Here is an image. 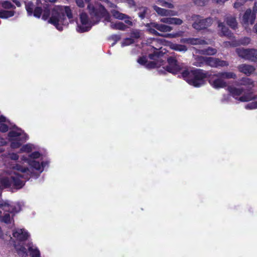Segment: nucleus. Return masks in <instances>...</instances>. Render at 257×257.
I'll list each match as a JSON object with an SVG mask.
<instances>
[{"instance_id":"nucleus-40","label":"nucleus","mask_w":257,"mask_h":257,"mask_svg":"<svg viewBox=\"0 0 257 257\" xmlns=\"http://www.w3.org/2000/svg\"><path fill=\"white\" fill-rule=\"evenodd\" d=\"M78 29L77 30L78 32L79 33H84L86 32L89 31L91 28V26H86V25H80L78 26Z\"/></svg>"},{"instance_id":"nucleus-8","label":"nucleus","mask_w":257,"mask_h":257,"mask_svg":"<svg viewBox=\"0 0 257 257\" xmlns=\"http://www.w3.org/2000/svg\"><path fill=\"white\" fill-rule=\"evenodd\" d=\"M236 52L241 58L252 62H257L256 49L237 48L236 49Z\"/></svg>"},{"instance_id":"nucleus-58","label":"nucleus","mask_w":257,"mask_h":257,"mask_svg":"<svg viewBox=\"0 0 257 257\" xmlns=\"http://www.w3.org/2000/svg\"><path fill=\"white\" fill-rule=\"evenodd\" d=\"M246 0H243L242 2H236L234 4V8L235 9H239L241 6H242L243 5L244 2Z\"/></svg>"},{"instance_id":"nucleus-5","label":"nucleus","mask_w":257,"mask_h":257,"mask_svg":"<svg viewBox=\"0 0 257 257\" xmlns=\"http://www.w3.org/2000/svg\"><path fill=\"white\" fill-rule=\"evenodd\" d=\"M23 176L16 174V176L1 178V188L20 189L25 185V182L21 180Z\"/></svg>"},{"instance_id":"nucleus-6","label":"nucleus","mask_w":257,"mask_h":257,"mask_svg":"<svg viewBox=\"0 0 257 257\" xmlns=\"http://www.w3.org/2000/svg\"><path fill=\"white\" fill-rule=\"evenodd\" d=\"M87 9L91 17L95 18L98 21L103 18H105L106 21H108L110 18L108 11L101 4L94 6L93 4L89 3L87 5Z\"/></svg>"},{"instance_id":"nucleus-42","label":"nucleus","mask_w":257,"mask_h":257,"mask_svg":"<svg viewBox=\"0 0 257 257\" xmlns=\"http://www.w3.org/2000/svg\"><path fill=\"white\" fill-rule=\"evenodd\" d=\"M121 39L120 35L117 34H113L111 35L109 39L113 41V43H112L111 46H113L118 41H119Z\"/></svg>"},{"instance_id":"nucleus-9","label":"nucleus","mask_w":257,"mask_h":257,"mask_svg":"<svg viewBox=\"0 0 257 257\" xmlns=\"http://www.w3.org/2000/svg\"><path fill=\"white\" fill-rule=\"evenodd\" d=\"M168 65L165 67V70L173 74H178L182 69V67L179 65L176 58L170 56L167 58Z\"/></svg>"},{"instance_id":"nucleus-19","label":"nucleus","mask_w":257,"mask_h":257,"mask_svg":"<svg viewBox=\"0 0 257 257\" xmlns=\"http://www.w3.org/2000/svg\"><path fill=\"white\" fill-rule=\"evenodd\" d=\"M28 163L31 168L37 171H40L42 172L43 170V168L45 166L46 163L42 162L41 164L39 162L34 160H30Z\"/></svg>"},{"instance_id":"nucleus-27","label":"nucleus","mask_w":257,"mask_h":257,"mask_svg":"<svg viewBox=\"0 0 257 257\" xmlns=\"http://www.w3.org/2000/svg\"><path fill=\"white\" fill-rule=\"evenodd\" d=\"M111 28L115 30H119L121 31H125L128 27L122 22H117L115 24H111L110 25Z\"/></svg>"},{"instance_id":"nucleus-57","label":"nucleus","mask_w":257,"mask_h":257,"mask_svg":"<svg viewBox=\"0 0 257 257\" xmlns=\"http://www.w3.org/2000/svg\"><path fill=\"white\" fill-rule=\"evenodd\" d=\"M161 6L163 7H167L170 9H172L174 8V5L172 4L167 2L165 1L162 3Z\"/></svg>"},{"instance_id":"nucleus-54","label":"nucleus","mask_w":257,"mask_h":257,"mask_svg":"<svg viewBox=\"0 0 257 257\" xmlns=\"http://www.w3.org/2000/svg\"><path fill=\"white\" fill-rule=\"evenodd\" d=\"M123 2L127 3L130 8H133L136 6V3L135 0H123Z\"/></svg>"},{"instance_id":"nucleus-50","label":"nucleus","mask_w":257,"mask_h":257,"mask_svg":"<svg viewBox=\"0 0 257 257\" xmlns=\"http://www.w3.org/2000/svg\"><path fill=\"white\" fill-rule=\"evenodd\" d=\"M207 2L208 0H194V4L200 7L204 6Z\"/></svg>"},{"instance_id":"nucleus-7","label":"nucleus","mask_w":257,"mask_h":257,"mask_svg":"<svg viewBox=\"0 0 257 257\" xmlns=\"http://www.w3.org/2000/svg\"><path fill=\"white\" fill-rule=\"evenodd\" d=\"M191 18L194 21L192 25V27L198 31L207 29L212 23V19L210 17L202 19L200 15L194 14L192 16Z\"/></svg>"},{"instance_id":"nucleus-25","label":"nucleus","mask_w":257,"mask_h":257,"mask_svg":"<svg viewBox=\"0 0 257 257\" xmlns=\"http://www.w3.org/2000/svg\"><path fill=\"white\" fill-rule=\"evenodd\" d=\"M155 49L154 52L153 53L149 54L148 57L151 60H156L157 59L160 58L164 55V53L160 51L159 49H157L155 47H153Z\"/></svg>"},{"instance_id":"nucleus-48","label":"nucleus","mask_w":257,"mask_h":257,"mask_svg":"<svg viewBox=\"0 0 257 257\" xmlns=\"http://www.w3.org/2000/svg\"><path fill=\"white\" fill-rule=\"evenodd\" d=\"M147 27L148 28V31H149V32L150 33H151V34H153V35H155L156 36H161L160 34L158 32H157L155 30V28H154V27H150H150Z\"/></svg>"},{"instance_id":"nucleus-53","label":"nucleus","mask_w":257,"mask_h":257,"mask_svg":"<svg viewBox=\"0 0 257 257\" xmlns=\"http://www.w3.org/2000/svg\"><path fill=\"white\" fill-rule=\"evenodd\" d=\"M41 156V154L38 151H35L32 152L30 155L29 157L31 159H38L40 158Z\"/></svg>"},{"instance_id":"nucleus-29","label":"nucleus","mask_w":257,"mask_h":257,"mask_svg":"<svg viewBox=\"0 0 257 257\" xmlns=\"http://www.w3.org/2000/svg\"><path fill=\"white\" fill-rule=\"evenodd\" d=\"M35 7L34 3L32 2H29L26 4V10L28 16H32L33 15Z\"/></svg>"},{"instance_id":"nucleus-46","label":"nucleus","mask_w":257,"mask_h":257,"mask_svg":"<svg viewBox=\"0 0 257 257\" xmlns=\"http://www.w3.org/2000/svg\"><path fill=\"white\" fill-rule=\"evenodd\" d=\"M245 108L248 109H253L257 108V101H253L248 103L245 106Z\"/></svg>"},{"instance_id":"nucleus-28","label":"nucleus","mask_w":257,"mask_h":257,"mask_svg":"<svg viewBox=\"0 0 257 257\" xmlns=\"http://www.w3.org/2000/svg\"><path fill=\"white\" fill-rule=\"evenodd\" d=\"M218 27L221 28V33L223 36H227L228 37H231L232 36V33L231 31H230L227 27H225L223 23H219Z\"/></svg>"},{"instance_id":"nucleus-43","label":"nucleus","mask_w":257,"mask_h":257,"mask_svg":"<svg viewBox=\"0 0 257 257\" xmlns=\"http://www.w3.org/2000/svg\"><path fill=\"white\" fill-rule=\"evenodd\" d=\"M50 15V10L48 8H45L43 11V14L42 16V19L44 20H47Z\"/></svg>"},{"instance_id":"nucleus-12","label":"nucleus","mask_w":257,"mask_h":257,"mask_svg":"<svg viewBox=\"0 0 257 257\" xmlns=\"http://www.w3.org/2000/svg\"><path fill=\"white\" fill-rule=\"evenodd\" d=\"M215 76L210 74V77H208L209 84L214 88L218 89L220 88H224L227 86L226 82L221 77H216L213 79Z\"/></svg>"},{"instance_id":"nucleus-37","label":"nucleus","mask_w":257,"mask_h":257,"mask_svg":"<svg viewBox=\"0 0 257 257\" xmlns=\"http://www.w3.org/2000/svg\"><path fill=\"white\" fill-rule=\"evenodd\" d=\"M1 6L6 9H14L16 7L10 1H4L1 2Z\"/></svg>"},{"instance_id":"nucleus-59","label":"nucleus","mask_w":257,"mask_h":257,"mask_svg":"<svg viewBox=\"0 0 257 257\" xmlns=\"http://www.w3.org/2000/svg\"><path fill=\"white\" fill-rule=\"evenodd\" d=\"M75 2L79 7L83 8L84 7L83 0H75Z\"/></svg>"},{"instance_id":"nucleus-14","label":"nucleus","mask_w":257,"mask_h":257,"mask_svg":"<svg viewBox=\"0 0 257 257\" xmlns=\"http://www.w3.org/2000/svg\"><path fill=\"white\" fill-rule=\"evenodd\" d=\"M152 27L157 29V30L162 32H170L172 30V28L170 26L164 25L160 24L155 22H151L147 24L146 27Z\"/></svg>"},{"instance_id":"nucleus-22","label":"nucleus","mask_w":257,"mask_h":257,"mask_svg":"<svg viewBox=\"0 0 257 257\" xmlns=\"http://www.w3.org/2000/svg\"><path fill=\"white\" fill-rule=\"evenodd\" d=\"M26 246L30 252L31 257H40V252L37 248H34L33 244L32 242H29Z\"/></svg>"},{"instance_id":"nucleus-64","label":"nucleus","mask_w":257,"mask_h":257,"mask_svg":"<svg viewBox=\"0 0 257 257\" xmlns=\"http://www.w3.org/2000/svg\"><path fill=\"white\" fill-rule=\"evenodd\" d=\"M253 31L257 34V23L254 25Z\"/></svg>"},{"instance_id":"nucleus-10","label":"nucleus","mask_w":257,"mask_h":257,"mask_svg":"<svg viewBox=\"0 0 257 257\" xmlns=\"http://www.w3.org/2000/svg\"><path fill=\"white\" fill-rule=\"evenodd\" d=\"M229 63L227 61L222 60L218 58L206 57V66L212 68L222 67L228 66Z\"/></svg>"},{"instance_id":"nucleus-56","label":"nucleus","mask_w":257,"mask_h":257,"mask_svg":"<svg viewBox=\"0 0 257 257\" xmlns=\"http://www.w3.org/2000/svg\"><path fill=\"white\" fill-rule=\"evenodd\" d=\"M147 8L145 7L144 8V10L142 12H139L138 13L139 17L141 19H144L145 18L146 13H147Z\"/></svg>"},{"instance_id":"nucleus-51","label":"nucleus","mask_w":257,"mask_h":257,"mask_svg":"<svg viewBox=\"0 0 257 257\" xmlns=\"http://www.w3.org/2000/svg\"><path fill=\"white\" fill-rule=\"evenodd\" d=\"M250 39L248 37H244L240 40V43L241 45H247L250 43Z\"/></svg>"},{"instance_id":"nucleus-30","label":"nucleus","mask_w":257,"mask_h":257,"mask_svg":"<svg viewBox=\"0 0 257 257\" xmlns=\"http://www.w3.org/2000/svg\"><path fill=\"white\" fill-rule=\"evenodd\" d=\"M112 15L115 19L121 20L130 18L128 16L124 14H122L119 12V11L116 10H114L112 12Z\"/></svg>"},{"instance_id":"nucleus-47","label":"nucleus","mask_w":257,"mask_h":257,"mask_svg":"<svg viewBox=\"0 0 257 257\" xmlns=\"http://www.w3.org/2000/svg\"><path fill=\"white\" fill-rule=\"evenodd\" d=\"M20 150L22 152L30 153L32 151V148L29 145H25L21 147Z\"/></svg>"},{"instance_id":"nucleus-38","label":"nucleus","mask_w":257,"mask_h":257,"mask_svg":"<svg viewBox=\"0 0 257 257\" xmlns=\"http://www.w3.org/2000/svg\"><path fill=\"white\" fill-rule=\"evenodd\" d=\"M43 10L40 7H36L33 11V15L37 18H40L42 14Z\"/></svg>"},{"instance_id":"nucleus-2","label":"nucleus","mask_w":257,"mask_h":257,"mask_svg":"<svg viewBox=\"0 0 257 257\" xmlns=\"http://www.w3.org/2000/svg\"><path fill=\"white\" fill-rule=\"evenodd\" d=\"M5 123L10 126V130L17 129L20 131H10L8 134V140L10 143V147L12 149H15L20 148L23 144L27 140L28 135L24 133V131L19 128L6 117Z\"/></svg>"},{"instance_id":"nucleus-3","label":"nucleus","mask_w":257,"mask_h":257,"mask_svg":"<svg viewBox=\"0 0 257 257\" xmlns=\"http://www.w3.org/2000/svg\"><path fill=\"white\" fill-rule=\"evenodd\" d=\"M66 17L69 20L72 19L73 18L70 7L65 6H57L52 10L51 17L48 20V22L60 30L59 25L64 24L66 20Z\"/></svg>"},{"instance_id":"nucleus-33","label":"nucleus","mask_w":257,"mask_h":257,"mask_svg":"<svg viewBox=\"0 0 257 257\" xmlns=\"http://www.w3.org/2000/svg\"><path fill=\"white\" fill-rule=\"evenodd\" d=\"M15 11L1 10V19H7L14 16Z\"/></svg>"},{"instance_id":"nucleus-62","label":"nucleus","mask_w":257,"mask_h":257,"mask_svg":"<svg viewBox=\"0 0 257 257\" xmlns=\"http://www.w3.org/2000/svg\"><path fill=\"white\" fill-rule=\"evenodd\" d=\"M13 2L16 5V6L18 7H21V4L20 1L18 0H13Z\"/></svg>"},{"instance_id":"nucleus-21","label":"nucleus","mask_w":257,"mask_h":257,"mask_svg":"<svg viewBox=\"0 0 257 257\" xmlns=\"http://www.w3.org/2000/svg\"><path fill=\"white\" fill-rule=\"evenodd\" d=\"M153 9L158 15L162 16L174 15L172 11L163 9L156 5L153 6Z\"/></svg>"},{"instance_id":"nucleus-18","label":"nucleus","mask_w":257,"mask_h":257,"mask_svg":"<svg viewBox=\"0 0 257 257\" xmlns=\"http://www.w3.org/2000/svg\"><path fill=\"white\" fill-rule=\"evenodd\" d=\"M215 77H221L223 80L225 79H236V75L232 72H219L216 74H213Z\"/></svg>"},{"instance_id":"nucleus-17","label":"nucleus","mask_w":257,"mask_h":257,"mask_svg":"<svg viewBox=\"0 0 257 257\" xmlns=\"http://www.w3.org/2000/svg\"><path fill=\"white\" fill-rule=\"evenodd\" d=\"M16 252L21 257H28V254L26 247L21 243L17 244L15 243L14 244Z\"/></svg>"},{"instance_id":"nucleus-32","label":"nucleus","mask_w":257,"mask_h":257,"mask_svg":"<svg viewBox=\"0 0 257 257\" xmlns=\"http://www.w3.org/2000/svg\"><path fill=\"white\" fill-rule=\"evenodd\" d=\"M6 117L1 115V133H6L10 130V126L5 123Z\"/></svg>"},{"instance_id":"nucleus-52","label":"nucleus","mask_w":257,"mask_h":257,"mask_svg":"<svg viewBox=\"0 0 257 257\" xmlns=\"http://www.w3.org/2000/svg\"><path fill=\"white\" fill-rule=\"evenodd\" d=\"M145 67L148 69L155 68L157 67V63L154 61L147 62Z\"/></svg>"},{"instance_id":"nucleus-23","label":"nucleus","mask_w":257,"mask_h":257,"mask_svg":"<svg viewBox=\"0 0 257 257\" xmlns=\"http://www.w3.org/2000/svg\"><path fill=\"white\" fill-rule=\"evenodd\" d=\"M228 90L230 95L234 98L236 96L240 95L244 91L243 88H238L233 86H229L228 87Z\"/></svg>"},{"instance_id":"nucleus-55","label":"nucleus","mask_w":257,"mask_h":257,"mask_svg":"<svg viewBox=\"0 0 257 257\" xmlns=\"http://www.w3.org/2000/svg\"><path fill=\"white\" fill-rule=\"evenodd\" d=\"M9 158H10L12 160L17 161L19 158V156L17 154L12 153L9 154Z\"/></svg>"},{"instance_id":"nucleus-16","label":"nucleus","mask_w":257,"mask_h":257,"mask_svg":"<svg viewBox=\"0 0 257 257\" xmlns=\"http://www.w3.org/2000/svg\"><path fill=\"white\" fill-rule=\"evenodd\" d=\"M238 69L240 72L247 76H249L255 70L253 66L247 64H241L238 66Z\"/></svg>"},{"instance_id":"nucleus-20","label":"nucleus","mask_w":257,"mask_h":257,"mask_svg":"<svg viewBox=\"0 0 257 257\" xmlns=\"http://www.w3.org/2000/svg\"><path fill=\"white\" fill-rule=\"evenodd\" d=\"M161 22L166 24L177 25H181L183 23V21L177 18H163L161 19Z\"/></svg>"},{"instance_id":"nucleus-31","label":"nucleus","mask_w":257,"mask_h":257,"mask_svg":"<svg viewBox=\"0 0 257 257\" xmlns=\"http://www.w3.org/2000/svg\"><path fill=\"white\" fill-rule=\"evenodd\" d=\"M217 53V50L211 47H208L206 49L201 50V53L206 55H214Z\"/></svg>"},{"instance_id":"nucleus-63","label":"nucleus","mask_w":257,"mask_h":257,"mask_svg":"<svg viewBox=\"0 0 257 257\" xmlns=\"http://www.w3.org/2000/svg\"><path fill=\"white\" fill-rule=\"evenodd\" d=\"M124 22L128 25H129L130 26H133V22H132V21L129 20H125Z\"/></svg>"},{"instance_id":"nucleus-39","label":"nucleus","mask_w":257,"mask_h":257,"mask_svg":"<svg viewBox=\"0 0 257 257\" xmlns=\"http://www.w3.org/2000/svg\"><path fill=\"white\" fill-rule=\"evenodd\" d=\"M13 168L15 170L20 171L22 173H26L29 171V169L28 167H24L20 164H16Z\"/></svg>"},{"instance_id":"nucleus-45","label":"nucleus","mask_w":257,"mask_h":257,"mask_svg":"<svg viewBox=\"0 0 257 257\" xmlns=\"http://www.w3.org/2000/svg\"><path fill=\"white\" fill-rule=\"evenodd\" d=\"M174 49L176 51L184 52L187 50L186 46L183 45H176V46H174Z\"/></svg>"},{"instance_id":"nucleus-11","label":"nucleus","mask_w":257,"mask_h":257,"mask_svg":"<svg viewBox=\"0 0 257 257\" xmlns=\"http://www.w3.org/2000/svg\"><path fill=\"white\" fill-rule=\"evenodd\" d=\"M13 236L17 241L21 242L27 240L30 234L25 229L15 228L13 230Z\"/></svg>"},{"instance_id":"nucleus-24","label":"nucleus","mask_w":257,"mask_h":257,"mask_svg":"<svg viewBox=\"0 0 257 257\" xmlns=\"http://www.w3.org/2000/svg\"><path fill=\"white\" fill-rule=\"evenodd\" d=\"M206 57L202 56H197L195 58V61L193 63V65L196 67H203L206 65Z\"/></svg>"},{"instance_id":"nucleus-4","label":"nucleus","mask_w":257,"mask_h":257,"mask_svg":"<svg viewBox=\"0 0 257 257\" xmlns=\"http://www.w3.org/2000/svg\"><path fill=\"white\" fill-rule=\"evenodd\" d=\"M1 209L5 213L2 216L1 215V222H4L7 224H12V226L14 225V217L15 214L21 210V205L19 202L14 203L10 201H4L1 199Z\"/></svg>"},{"instance_id":"nucleus-41","label":"nucleus","mask_w":257,"mask_h":257,"mask_svg":"<svg viewBox=\"0 0 257 257\" xmlns=\"http://www.w3.org/2000/svg\"><path fill=\"white\" fill-rule=\"evenodd\" d=\"M134 43L135 41L132 38H126L124 39L122 42H121V46L124 47L126 46H128L134 44Z\"/></svg>"},{"instance_id":"nucleus-34","label":"nucleus","mask_w":257,"mask_h":257,"mask_svg":"<svg viewBox=\"0 0 257 257\" xmlns=\"http://www.w3.org/2000/svg\"><path fill=\"white\" fill-rule=\"evenodd\" d=\"M253 82L249 78L243 77L239 80V84L241 85H252Z\"/></svg>"},{"instance_id":"nucleus-49","label":"nucleus","mask_w":257,"mask_h":257,"mask_svg":"<svg viewBox=\"0 0 257 257\" xmlns=\"http://www.w3.org/2000/svg\"><path fill=\"white\" fill-rule=\"evenodd\" d=\"M141 35L139 31L136 30L135 31H133L131 33V37L132 39H139L140 38Z\"/></svg>"},{"instance_id":"nucleus-36","label":"nucleus","mask_w":257,"mask_h":257,"mask_svg":"<svg viewBox=\"0 0 257 257\" xmlns=\"http://www.w3.org/2000/svg\"><path fill=\"white\" fill-rule=\"evenodd\" d=\"M238 100L241 102H247L252 100V94L251 93L244 94L239 97Z\"/></svg>"},{"instance_id":"nucleus-15","label":"nucleus","mask_w":257,"mask_h":257,"mask_svg":"<svg viewBox=\"0 0 257 257\" xmlns=\"http://www.w3.org/2000/svg\"><path fill=\"white\" fill-rule=\"evenodd\" d=\"M181 42L193 45H205L207 44L204 40L194 38H183L181 40Z\"/></svg>"},{"instance_id":"nucleus-44","label":"nucleus","mask_w":257,"mask_h":257,"mask_svg":"<svg viewBox=\"0 0 257 257\" xmlns=\"http://www.w3.org/2000/svg\"><path fill=\"white\" fill-rule=\"evenodd\" d=\"M137 62L141 65L146 66L147 63L148 62V60L146 56H143L139 57L137 60Z\"/></svg>"},{"instance_id":"nucleus-60","label":"nucleus","mask_w":257,"mask_h":257,"mask_svg":"<svg viewBox=\"0 0 257 257\" xmlns=\"http://www.w3.org/2000/svg\"><path fill=\"white\" fill-rule=\"evenodd\" d=\"M228 0H212L213 3L218 5H222Z\"/></svg>"},{"instance_id":"nucleus-13","label":"nucleus","mask_w":257,"mask_h":257,"mask_svg":"<svg viewBox=\"0 0 257 257\" xmlns=\"http://www.w3.org/2000/svg\"><path fill=\"white\" fill-rule=\"evenodd\" d=\"M255 19V16L254 13H251V10L250 9L246 10L242 17L243 23L246 25H252L254 23Z\"/></svg>"},{"instance_id":"nucleus-61","label":"nucleus","mask_w":257,"mask_h":257,"mask_svg":"<svg viewBox=\"0 0 257 257\" xmlns=\"http://www.w3.org/2000/svg\"><path fill=\"white\" fill-rule=\"evenodd\" d=\"M257 11V6L256 3H254V5L253 7L252 11H251V13H254L255 16L256 17V13Z\"/></svg>"},{"instance_id":"nucleus-35","label":"nucleus","mask_w":257,"mask_h":257,"mask_svg":"<svg viewBox=\"0 0 257 257\" xmlns=\"http://www.w3.org/2000/svg\"><path fill=\"white\" fill-rule=\"evenodd\" d=\"M80 20L82 25H86L88 24L89 19L88 15L85 13H82L80 15Z\"/></svg>"},{"instance_id":"nucleus-26","label":"nucleus","mask_w":257,"mask_h":257,"mask_svg":"<svg viewBox=\"0 0 257 257\" xmlns=\"http://www.w3.org/2000/svg\"><path fill=\"white\" fill-rule=\"evenodd\" d=\"M226 23L231 28L235 30L237 27V23L236 19L232 17H228L226 18Z\"/></svg>"},{"instance_id":"nucleus-1","label":"nucleus","mask_w":257,"mask_h":257,"mask_svg":"<svg viewBox=\"0 0 257 257\" xmlns=\"http://www.w3.org/2000/svg\"><path fill=\"white\" fill-rule=\"evenodd\" d=\"M181 76L190 85L200 87L205 84L206 79L210 77V73L203 69L194 68L182 70Z\"/></svg>"}]
</instances>
